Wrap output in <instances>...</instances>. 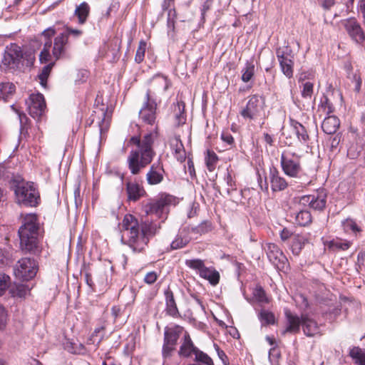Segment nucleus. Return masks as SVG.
<instances>
[{
    "label": "nucleus",
    "mask_w": 365,
    "mask_h": 365,
    "mask_svg": "<svg viewBox=\"0 0 365 365\" xmlns=\"http://www.w3.org/2000/svg\"><path fill=\"white\" fill-rule=\"evenodd\" d=\"M161 228V222L155 223L144 221L141 225L140 232L138 220L132 215H125L121 222V240L128 245L135 253L144 250L148 243L146 236L154 235Z\"/></svg>",
    "instance_id": "obj_1"
},
{
    "label": "nucleus",
    "mask_w": 365,
    "mask_h": 365,
    "mask_svg": "<svg viewBox=\"0 0 365 365\" xmlns=\"http://www.w3.org/2000/svg\"><path fill=\"white\" fill-rule=\"evenodd\" d=\"M157 132L149 133L141 140V150H133L128 156V165L133 175H138L141 169L149 165L155 154L153 148Z\"/></svg>",
    "instance_id": "obj_2"
},
{
    "label": "nucleus",
    "mask_w": 365,
    "mask_h": 365,
    "mask_svg": "<svg viewBox=\"0 0 365 365\" xmlns=\"http://www.w3.org/2000/svg\"><path fill=\"white\" fill-rule=\"evenodd\" d=\"M39 224L35 215H28L24 219L22 225L18 233L20 240V247L24 252L39 255L41 248L38 242Z\"/></svg>",
    "instance_id": "obj_3"
},
{
    "label": "nucleus",
    "mask_w": 365,
    "mask_h": 365,
    "mask_svg": "<svg viewBox=\"0 0 365 365\" xmlns=\"http://www.w3.org/2000/svg\"><path fill=\"white\" fill-rule=\"evenodd\" d=\"M280 165L284 173L294 179L296 189H302L311 184V178L303 171L300 156L295 153L283 152L280 158Z\"/></svg>",
    "instance_id": "obj_4"
},
{
    "label": "nucleus",
    "mask_w": 365,
    "mask_h": 365,
    "mask_svg": "<svg viewBox=\"0 0 365 365\" xmlns=\"http://www.w3.org/2000/svg\"><path fill=\"white\" fill-rule=\"evenodd\" d=\"M176 199L168 194H162L158 198L150 199L143 204V211L148 217L155 215L158 218H163L168 213L169 207L175 204Z\"/></svg>",
    "instance_id": "obj_5"
},
{
    "label": "nucleus",
    "mask_w": 365,
    "mask_h": 365,
    "mask_svg": "<svg viewBox=\"0 0 365 365\" xmlns=\"http://www.w3.org/2000/svg\"><path fill=\"white\" fill-rule=\"evenodd\" d=\"M14 192L19 204L30 207H36L38 204L40 196L31 182L24 181L16 182Z\"/></svg>",
    "instance_id": "obj_6"
},
{
    "label": "nucleus",
    "mask_w": 365,
    "mask_h": 365,
    "mask_svg": "<svg viewBox=\"0 0 365 365\" xmlns=\"http://www.w3.org/2000/svg\"><path fill=\"white\" fill-rule=\"evenodd\" d=\"M182 331L183 327L179 325H175L173 327H165L162 348V356L164 364L167 363L174 354L178 339Z\"/></svg>",
    "instance_id": "obj_7"
},
{
    "label": "nucleus",
    "mask_w": 365,
    "mask_h": 365,
    "mask_svg": "<svg viewBox=\"0 0 365 365\" xmlns=\"http://www.w3.org/2000/svg\"><path fill=\"white\" fill-rule=\"evenodd\" d=\"M38 271V263L31 257H23L17 261L14 267L16 278L21 281H29L34 279Z\"/></svg>",
    "instance_id": "obj_8"
},
{
    "label": "nucleus",
    "mask_w": 365,
    "mask_h": 365,
    "mask_svg": "<svg viewBox=\"0 0 365 365\" xmlns=\"http://www.w3.org/2000/svg\"><path fill=\"white\" fill-rule=\"evenodd\" d=\"M24 56L20 46L11 43L6 46L1 61L4 69H19L24 66Z\"/></svg>",
    "instance_id": "obj_9"
},
{
    "label": "nucleus",
    "mask_w": 365,
    "mask_h": 365,
    "mask_svg": "<svg viewBox=\"0 0 365 365\" xmlns=\"http://www.w3.org/2000/svg\"><path fill=\"white\" fill-rule=\"evenodd\" d=\"M265 106L264 98L259 95L249 97L246 106L240 111V115L245 119L253 120L260 115Z\"/></svg>",
    "instance_id": "obj_10"
},
{
    "label": "nucleus",
    "mask_w": 365,
    "mask_h": 365,
    "mask_svg": "<svg viewBox=\"0 0 365 365\" xmlns=\"http://www.w3.org/2000/svg\"><path fill=\"white\" fill-rule=\"evenodd\" d=\"M157 103L151 98V91L148 90L145 96V101L139 111V118L145 123L154 125L155 123L157 113Z\"/></svg>",
    "instance_id": "obj_11"
},
{
    "label": "nucleus",
    "mask_w": 365,
    "mask_h": 365,
    "mask_svg": "<svg viewBox=\"0 0 365 365\" xmlns=\"http://www.w3.org/2000/svg\"><path fill=\"white\" fill-rule=\"evenodd\" d=\"M343 26L350 38L357 45L363 46L365 42V32L360 24L354 18L343 21Z\"/></svg>",
    "instance_id": "obj_12"
},
{
    "label": "nucleus",
    "mask_w": 365,
    "mask_h": 365,
    "mask_svg": "<svg viewBox=\"0 0 365 365\" xmlns=\"http://www.w3.org/2000/svg\"><path fill=\"white\" fill-rule=\"evenodd\" d=\"M26 104L29 115L34 119H39L43 115L46 108L44 97L41 93L30 95Z\"/></svg>",
    "instance_id": "obj_13"
},
{
    "label": "nucleus",
    "mask_w": 365,
    "mask_h": 365,
    "mask_svg": "<svg viewBox=\"0 0 365 365\" xmlns=\"http://www.w3.org/2000/svg\"><path fill=\"white\" fill-rule=\"evenodd\" d=\"M276 54L282 73L287 78H291L294 73V55L292 53V50L288 48H279Z\"/></svg>",
    "instance_id": "obj_14"
},
{
    "label": "nucleus",
    "mask_w": 365,
    "mask_h": 365,
    "mask_svg": "<svg viewBox=\"0 0 365 365\" xmlns=\"http://www.w3.org/2000/svg\"><path fill=\"white\" fill-rule=\"evenodd\" d=\"M269 260L279 269H284L287 259L278 246L268 243L265 248Z\"/></svg>",
    "instance_id": "obj_15"
},
{
    "label": "nucleus",
    "mask_w": 365,
    "mask_h": 365,
    "mask_svg": "<svg viewBox=\"0 0 365 365\" xmlns=\"http://www.w3.org/2000/svg\"><path fill=\"white\" fill-rule=\"evenodd\" d=\"M269 178L271 189L273 192L284 190L289 185L296 187V184H293V180L289 184L286 180L280 175L279 170L274 167L270 168Z\"/></svg>",
    "instance_id": "obj_16"
},
{
    "label": "nucleus",
    "mask_w": 365,
    "mask_h": 365,
    "mask_svg": "<svg viewBox=\"0 0 365 365\" xmlns=\"http://www.w3.org/2000/svg\"><path fill=\"white\" fill-rule=\"evenodd\" d=\"M165 170L162 162L159 160L154 163L146 174V180L150 185H155L164 180Z\"/></svg>",
    "instance_id": "obj_17"
},
{
    "label": "nucleus",
    "mask_w": 365,
    "mask_h": 365,
    "mask_svg": "<svg viewBox=\"0 0 365 365\" xmlns=\"http://www.w3.org/2000/svg\"><path fill=\"white\" fill-rule=\"evenodd\" d=\"M69 41L66 34L61 33L54 38L52 55L55 61L63 58L66 56Z\"/></svg>",
    "instance_id": "obj_18"
},
{
    "label": "nucleus",
    "mask_w": 365,
    "mask_h": 365,
    "mask_svg": "<svg viewBox=\"0 0 365 365\" xmlns=\"http://www.w3.org/2000/svg\"><path fill=\"white\" fill-rule=\"evenodd\" d=\"M198 348L195 346L190 334L185 332L180 341V346L178 354L182 358H190L192 354L195 355Z\"/></svg>",
    "instance_id": "obj_19"
},
{
    "label": "nucleus",
    "mask_w": 365,
    "mask_h": 365,
    "mask_svg": "<svg viewBox=\"0 0 365 365\" xmlns=\"http://www.w3.org/2000/svg\"><path fill=\"white\" fill-rule=\"evenodd\" d=\"M284 314L287 319V327L282 331V334L298 333L300 325H302V318L300 319L297 315L293 314L289 309H285Z\"/></svg>",
    "instance_id": "obj_20"
},
{
    "label": "nucleus",
    "mask_w": 365,
    "mask_h": 365,
    "mask_svg": "<svg viewBox=\"0 0 365 365\" xmlns=\"http://www.w3.org/2000/svg\"><path fill=\"white\" fill-rule=\"evenodd\" d=\"M191 240L188 230L186 228L180 229L175 238L170 244L172 250H178L185 247Z\"/></svg>",
    "instance_id": "obj_21"
},
{
    "label": "nucleus",
    "mask_w": 365,
    "mask_h": 365,
    "mask_svg": "<svg viewBox=\"0 0 365 365\" xmlns=\"http://www.w3.org/2000/svg\"><path fill=\"white\" fill-rule=\"evenodd\" d=\"M165 296L166 303V313L174 318L180 317V314L177 307L173 292L170 289H166L165 291Z\"/></svg>",
    "instance_id": "obj_22"
},
{
    "label": "nucleus",
    "mask_w": 365,
    "mask_h": 365,
    "mask_svg": "<svg viewBox=\"0 0 365 365\" xmlns=\"http://www.w3.org/2000/svg\"><path fill=\"white\" fill-rule=\"evenodd\" d=\"M126 191L128 194V200L133 202L138 201L146 193L143 187L138 184L133 182H128L126 184Z\"/></svg>",
    "instance_id": "obj_23"
},
{
    "label": "nucleus",
    "mask_w": 365,
    "mask_h": 365,
    "mask_svg": "<svg viewBox=\"0 0 365 365\" xmlns=\"http://www.w3.org/2000/svg\"><path fill=\"white\" fill-rule=\"evenodd\" d=\"M302 325L304 333L307 336H314L319 333V328L317 323L307 315L302 316Z\"/></svg>",
    "instance_id": "obj_24"
},
{
    "label": "nucleus",
    "mask_w": 365,
    "mask_h": 365,
    "mask_svg": "<svg viewBox=\"0 0 365 365\" xmlns=\"http://www.w3.org/2000/svg\"><path fill=\"white\" fill-rule=\"evenodd\" d=\"M340 125L339 119L335 115H329L323 120L322 128L328 135L334 134Z\"/></svg>",
    "instance_id": "obj_25"
},
{
    "label": "nucleus",
    "mask_w": 365,
    "mask_h": 365,
    "mask_svg": "<svg viewBox=\"0 0 365 365\" xmlns=\"http://www.w3.org/2000/svg\"><path fill=\"white\" fill-rule=\"evenodd\" d=\"M185 105L183 101H178L173 106V115L175 118V125L180 126L186 122V114L185 113Z\"/></svg>",
    "instance_id": "obj_26"
},
{
    "label": "nucleus",
    "mask_w": 365,
    "mask_h": 365,
    "mask_svg": "<svg viewBox=\"0 0 365 365\" xmlns=\"http://www.w3.org/2000/svg\"><path fill=\"white\" fill-rule=\"evenodd\" d=\"M200 276L209 281L210 284L215 286L220 281V273L213 267H205L201 271Z\"/></svg>",
    "instance_id": "obj_27"
},
{
    "label": "nucleus",
    "mask_w": 365,
    "mask_h": 365,
    "mask_svg": "<svg viewBox=\"0 0 365 365\" xmlns=\"http://www.w3.org/2000/svg\"><path fill=\"white\" fill-rule=\"evenodd\" d=\"M90 13V6L88 3L82 2L76 6L75 10V15L78 17V23L81 24H84Z\"/></svg>",
    "instance_id": "obj_28"
},
{
    "label": "nucleus",
    "mask_w": 365,
    "mask_h": 365,
    "mask_svg": "<svg viewBox=\"0 0 365 365\" xmlns=\"http://www.w3.org/2000/svg\"><path fill=\"white\" fill-rule=\"evenodd\" d=\"M151 86L155 90L164 92L168 89L170 86V83L166 77L157 76L153 78Z\"/></svg>",
    "instance_id": "obj_29"
},
{
    "label": "nucleus",
    "mask_w": 365,
    "mask_h": 365,
    "mask_svg": "<svg viewBox=\"0 0 365 365\" xmlns=\"http://www.w3.org/2000/svg\"><path fill=\"white\" fill-rule=\"evenodd\" d=\"M171 146L175 147V158L178 160L182 162L185 160V151L184 146L180 139V136L175 137L171 142Z\"/></svg>",
    "instance_id": "obj_30"
},
{
    "label": "nucleus",
    "mask_w": 365,
    "mask_h": 365,
    "mask_svg": "<svg viewBox=\"0 0 365 365\" xmlns=\"http://www.w3.org/2000/svg\"><path fill=\"white\" fill-rule=\"evenodd\" d=\"M349 356L358 365H365V349L359 346L353 347L349 351Z\"/></svg>",
    "instance_id": "obj_31"
},
{
    "label": "nucleus",
    "mask_w": 365,
    "mask_h": 365,
    "mask_svg": "<svg viewBox=\"0 0 365 365\" xmlns=\"http://www.w3.org/2000/svg\"><path fill=\"white\" fill-rule=\"evenodd\" d=\"M327 204V195L324 193H319L317 195H314V199L311 202L310 208L314 210H323Z\"/></svg>",
    "instance_id": "obj_32"
},
{
    "label": "nucleus",
    "mask_w": 365,
    "mask_h": 365,
    "mask_svg": "<svg viewBox=\"0 0 365 365\" xmlns=\"http://www.w3.org/2000/svg\"><path fill=\"white\" fill-rule=\"evenodd\" d=\"M259 319L262 322V326L274 324L275 317L274 314L265 309H262L258 314Z\"/></svg>",
    "instance_id": "obj_33"
},
{
    "label": "nucleus",
    "mask_w": 365,
    "mask_h": 365,
    "mask_svg": "<svg viewBox=\"0 0 365 365\" xmlns=\"http://www.w3.org/2000/svg\"><path fill=\"white\" fill-rule=\"evenodd\" d=\"M305 238L301 235H295L293 236L292 251L295 255H298L305 244Z\"/></svg>",
    "instance_id": "obj_34"
},
{
    "label": "nucleus",
    "mask_w": 365,
    "mask_h": 365,
    "mask_svg": "<svg viewBox=\"0 0 365 365\" xmlns=\"http://www.w3.org/2000/svg\"><path fill=\"white\" fill-rule=\"evenodd\" d=\"M200 365H214L212 359L205 352L199 349L195 354V363Z\"/></svg>",
    "instance_id": "obj_35"
},
{
    "label": "nucleus",
    "mask_w": 365,
    "mask_h": 365,
    "mask_svg": "<svg viewBox=\"0 0 365 365\" xmlns=\"http://www.w3.org/2000/svg\"><path fill=\"white\" fill-rule=\"evenodd\" d=\"M255 73V65L252 62H247L242 71V81L245 83L249 82Z\"/></svg>",
    "instance_id": "obj_36"
},
{
    "label": "nucleus",
    "mask_w": 365,
    "mask_h": 365,
    "mask_svg": "<svg viewBox=\"0 0 365 365\" xmlns=\"http://www.w3.org/2000/svg\"><path fill=\"white\" fill-rule=\"evenodd\" d=\"M297 222L301 226H307L312 222L311 213L307 210H300L296 216Z\"/></svg>",
    "instance_id": "obj_37"
},
{
    "label": "nucleus",
    "mask_w": 365,
    "mask_h": 365,
    "mask_svg": "<svg viewBox=\"0 0 365 365\" xmlns=\"http://www.w3.org/2000/svg\"><path fill=\"white\" fill-rule=\"evenodd\" d=\"M294 130L299 140L303 143H307L309 137L305 127L301 123H297L294 125Z\"/></svg>",
    "instance_id": "obj_38"
},
{
    "label": "nucleus",
    "mask_w": 365,
    "mask_h": 365,
    "mask_svg": "<svg viewBox=\"0 0 365 365\" xmlns=\"http://www.w3.org/2000/svg\"><path fill=\"white\" fill-rule=\"evenodd\" d=\"M218 161V157L214 151L208 150L205 157L206 166L210 172L215 169L216 163Z\"/></svg>",
    "instance_id": "obj_39"
},
{
    "label": "nucleus",
    "mask_w": 365,
    "mask_h": 365,
    "mask_svg": "<svg viewBox=\"0 0 365 365\" xmlns=\"http://www.w3.org/2000/svg\"><path fill=\"white\" fill-rule=\"evenodd\" d=\"M255 298L260 303L268 304L269 298L267 297L266 292L261 286H257L253 291Z\"/></svg>",
    "instance_id": "obj_40"
},
{
    "label": "nucleus",
    "mask_w": 365,
    "mask_h": 365,
    "mask_svg": "<svg viewBox=\"0 0 365 365\" xmlns=\"http://www.w3.org/2000/svg\"><path fill=\"white\" fill-rule=\"evenodd\" d=\"M185 264L191 269L198 270L200 274H201V271L206 267L204 262L200 259H187Z\"/></svg>",
    "instance_id": "obj_41"
},
{
    "label": "nucleus",
    "mask_w": 365,
    "mask_h": 365,
    "mask_svg": "<svg viewBox=\"0 0 365 365\" xmlns=\"http://www.w3.org/2000/svg\"><path fill=\"white\" fill-rule=\"evenodd\" d=\"M146 46L147 44L144 41H140L135 56V61L136 63H140L143 61L146 50Z\"/></svg>",
    "instance_id": "obj_42"
},
{
    "label": "nucleus",
    "mask_w": 365,
    "mask_h": 365,
    "mask_svg": "<svg viewBox=\"0 0 365 365\" xmlns=\"http://www.w3.org/2000/svg\"><path fill=\"white\" fill-rule=\"evenodd\" d=\"M314 199V195H303L299 197H294V200L295 202L298 203L299 205L302 207H309L311 206V202Z\"/></svg>",
    "instance_id": "obj_43"
},
{
    "label": "nucleus",
    "mask_w": 365,
    "mask_h": 365,
    "mask_svg": "<svg viewBox=\"0 0 365 365\" xmlns=\"http://www.w3.org/2000/svg\"><path fill=\"white\" fill-rule=\"evenodd\" d=\"M54 63L51 62L47 66H44L41 73L38 75V78L41 81V84L42 86H45L46 83L47 78L48 76V74L53 66Z\"/></svg>",
    "instance_id": "obj_44"
},
{
    "label": "nucleus",
    "mask_w": 365,
    "mask_h": 365,
    "mask_svg": "<svg viewBox=\"0 0 365 365\" xmlns=\"http://www.w3.org/2000/svg\"><path fill=\"white\" fill-rule=\"evenodd\" d=\"M10 284L9 276L3 274H0V297L2 296Z\"/></svg>",
    "instance_id": "obj_45"
},
{
    "label": "nucleus",
    "mask_w": 365,
    "mask_h": 365,
    "mask_svg": "<svg viewBox=\"0 0 365 365\" xmlns=\"http://www.w3.org/2000/svg\"><path fill=\"white\" fill-rule=\"evenodd\" d=\"M29 288L27 285L19 284L16 286L15 289L13 293L15 296L19 297H25L26 295L29 293Z\"/></svg>",
    "instance_id": "obj_46"
},
{
    "label": "nucleus",
    "mask_w": 365,
    "mask_h": 365,
    "mask_svg": "<svg viewBox=\"0 0 365 365\" xmlns=\"http://www.w3.org/2000/svg\"><path fill=\"white\" fill-rule=\"evenodd\" d=\"M12 108H14V107L12 106ZM13 109L19 115V121H20V124H21V128H20L21 133H24V132H27L28 128L26 127V124L29 121L28 117L26 115L25 113L19 112L18 110H16L14 108H13Z\"/></svg>",
    "instance_id": "obj_47"
},
{
    "label": "nucleus",
    "mask_w": 365,
    "mask_h": 365,
    "mask_svg": "<svg viewBox=\"0 0 365 365\" xmlns=\"http://www.w3.org/2000/svg\"><path fill=\"white\" fill-rule=\"evenodd\" d=\"M350 247L349 242H342L340 240H333L330 242V247L332 249L346 250Z\"/></svg>",
    "instance_id": "obj_48"
},
{
    "label": "nucleus",
    "mask_w": 365,
    "mask_h": 365,
    "mask_svg": "<svg viewBox=\"0 0 365 365\" xmlns=\"http://www.w3.org/2000/svg\"><path fill=\"white\" fill-rule=\"evenodd\" d=\"M313 83L311 82H306L303 85V90L302 91V96L305 98H311L313 93Z\"/></svg>",
    "instance_id": "obj_49"
},
{
    "label": "nucleus",
    "mask_w": 365,
    "mask_h": 365,
    "mask_svg": "<svg viewBox=\"0 0 365 365\" xmlns=\"http://www.w3.org/2000/svg\"><path fill=\"white\" fill-rule=\"evenodd\" d=\"M63 34L66 35V38L68 39L69 36H73L75 38H78L83 34V31L80 29H73L71 27L66 26L65 30L62 32Z\"/></svg>",
    "instance_id": "obj_50"
},
{
    "label": "nucleus",
    "mask_w": 365,
    "mask_h": 365,
    "mask_svg": "<svg viewBox=\"0 0 365 365\" xmlns=\"http://www.w3.org/2000/svg\"><path fill=\"white\" fill-rule=\"evenodd\" d=\"M343 227L345 232H348L349 230L353 231L354 232H359L360 230L358 227L357 225L355 222L351 220H346L343 222Z\"/></svg>",
    "instance_id": "obj_51"
},
{
    "label": "nucleus",
    "mask_w": 365,
    "mask_h": 365,
    "mask_svg": "<svg viewBox=\"0 0 365 365\" xmlns=\"http://www.w3.org/2000/svg\"><path fill=\"white\" fill-rule=\"evenodd\" d=\"M53 55L50 53V51L42 49L39 55V59L41 63L50 62L52 60Z\"/></svg>",
    "instance_id": "obj_52"
},
{
    "label": "nucleus",
    "mask_w": 365,
    "mask_h": 365,
    "mask_svg": "<svg viewBox=\"0 0 365 365\" xmlns=\"http://www.w3.org/2000/svg\"><path fill=\"white\" fill-rule=\"evenodd\" d=\"M158 277V274L155 272H149L145 274L144 282L148 284H153L156 282Z\"/></svg>",
    "instance_id": "obj_53"
},
{
    "label": "nucleus",
    "mask_w": 365,
    "mask_h": 365,
    "mask_svg": "<svg viewBox=\"0 0 365 365\" xmlns=\"http://www.w3.org/2000/svg\"><path fill=\"white\" fill-rule=\"evenodd\" d=\"M56 31L54 27L51 26L46 29H45L42 33L41 35L43 37L45 38V39H49L51 40V38L56 34Z\"/></svg>",
    "instance_id": "obj_54"
},
{
    "label": "nucleus",
    "mask_w": 365,
    "mask_h": 365,
    "mask_svg": "<svg viewBox=\"0 0 365 365\" xmlns=\"http://www.w3.org/2000/svg\"><path fill=\"white\" fill-rule=\"evenodd\" d=\"M222 140L228 145L232 146L234 144V138L232 135L227 132H223L221 135Z\"/></svg>",
    "instance_id": "obj_55"
},
{
    "label": "nucleus",
    "mask_w": 365,
    "mask_h": 365,
    "mask_svg": "<svg viewBox=\"0 0 365 365\" xmlns=\"http://www.w3.org/2000/svg\"><path fill=\"white\" fill-rule=\"evenodd\" d=\"M6 322V313L3 306L0 305V329H1Z\"/></svg>",
    "instance_id": "obj_56"
},
{
    "label": "nucleus",
    "mask_w": 365,
    "mask_h": 365,
    "mask_svg": "<svg viewBox=\"0 0 365 365\" xmlns=\"http://www.w3.org/2000/svg\"><path fill=\"white\" fill-rule=\"evenodd\" d=\"M292 236V232L287 228H284L280 232L282 240L285 241Z\"/></svg>",
    "instance_id": "obj_57"
},
{
    "label": "nucleus",
    "mask_w": 365,
    "mask_h": 365,
    "mask_svg": "<svg viewBox=\"0 0 365 365\" xmlns=\"http://www.w3.org/2000/svg\"><path fill=\"white\" fill-rule=\"evenodd\" d=\"M329 140L331 148L333 150L334 148H336L337 146L339 145L340 142V137L338 135H336L334 137H331Z\"/></svg>",
    "instance_id": "obj_58"
},
{
    "label": "nucleus",
    "mask_w": 365,
    "mask_h": 365,
    "mask_svg": "<svg viewBox=\"0 0 365 365\" xmlns=\"http://www.w3.org/2000/svg\"><path fill=\"white\" fill-rule=\"evenodd\" d=\"M212 0H207L206 1H205L204 4L202 6V17L204 16L205 12L210 9V7L212 6Z\"/></svg>",
    "instance_id": "obj_59"
},
{
    "label": "nucleus",
    "mask_w": 365,
    "mask_h": 365,
    "mask_svg": "<svg viewBox=\"0 0 365 365\" xmlns=\"http://www.w3.org/2000/svg\"><path fill=\"white\" fill-rule=\"evenodd\" d=\"M106 115V112L104 110H101V116L103 118L101 120V121L98 122L99 126H100V131L102 133L103 130H106L108 128H103V125L105 123V117Z\"/></svg>",
    "instance_id": "obj_60"
},
{
    "label": "nucleus",
    "mask_w": 365,
    "mask_h": 365,
    "mask_svg": "<svg viewBox=\"0 0 365 365\" xmlns=\"http://www.w3.org/2000/svg\"><path fill=\"white\" fill-rule=\"evenodd\" d=\"M130 142L133 144L136 145L138 148V150H141V140L139 137L133 136L130 138Z\"/></svg>",
    "instance_id": "obj_61"
},
{
    "label": "nucleus",
    "mask_w": 365,
    "mask_h": 365,
    "mask_svg": "<svg viewBox=\"0 0 365 365\" xmlns=\"http://www.w3.org/2000/svg\"><path fill=\"white\" fill-rule=\"evenodd\" d=\"M119 6H120V4L118 1H113L110 5V6L108 7L109 8V11H117L119 9Z\"/></svg>",
    "instance_id": "obj_62"
},
{
    "label": "nucleus",
    "mask_w": 365,
    "mask_h": 365,
    "mask_svg": "<svg viewBox=\"0 0 365 365\" xmlns=\"http://www.w3.org/2000/svg\"><path fill=\"white\" fill-rule=\"evenodd\" d=\"M85 280H86V284L91 287V288H93V286H94V284L93 282V280H92V277H91V274L89 273H86L85 274Z\"/></svg>",
    "instance_id": "obj_63"
},
{
    "label": "nucleus",
    "mask_w": 365,
    "mask_h": 365,
    "mask_svg": "<svg viewBox=\"0 0 365 365\" xmlns=\"http://www.w3.org/2000/svg\"><path fill=\"white\" fill-rule=\"evenodd\" d=\"M8 257L6 256L4 252L0 249V266L6 262Z\"/></svg>",
    "instance_id": "obj_64"
}]
</instances>
